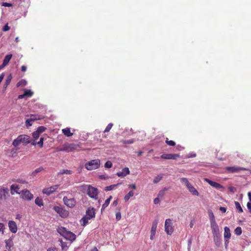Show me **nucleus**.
Returning <instances> with one entry per match:
<instances>
[{
	"label": "nucleus",
	"instance_id": "nucleus-9",
	"mask_svg": "<svg viewBox=\"0 0 251 251\" xmlns=\"http://www.w3.org/2000/svg\"><path fill=\"white\" fill-rule=\"evenodd\" d=\"M58 187V185H55L50 187L44 188L43 190V193L47 194V195H50L53 192H55Z\"/></svg>",
	"mask_w": 251,
	"mask_h": 251
},
{
	"label": "nucleus",
	"instance_id": "nucleus-52",
	"mask_svg": "<svg viewBox=\"0 0 251 251\" xmlns=\"http://www.w3.org/2000/svg\"><path fill=\"white\" fill-rule=\"evenodd\" d=\"M192 238H190L188 241V251H190L191 246L192 244Z\"/></svg>",
	"mask_w": 251,
	"mask_h": 251
},
{
	"label": "nucleus",
	"instance_id": "nucleus-61",
	"mask_svg": "<svg viewBox=\"0 0 251 251\" xmlns=\"http://www.w3.org/2000/svg\"><path fill=\"white\" fill-rule=\"evenodd\" d=\"M228 243H229L228 239H225V247H226V248H227V246H228Z\"/></svg>",
	"mask_w": 251,
	"mask_h": 251
},
{
	"label": "nucleus",
	"instance_id": "nucleus-3",
	"mask_svg": "<svg viewBox=\"0 0 251 251\" xmlns=\"http://www.w3.org/2000/svg\"><path fill=\"white\" fill-rule=\"evenodd\" d=\"M100 160L99 159L92 160L85 165V168L88 170L96 169L100 167Z\"/></svg>",
	"mask_w": 251,
	"mask_h": 251
},
{
	"label": "nucleus",
	"instance_id": "nucleus-44",
	"mask_svg": "<svg viewBox=\"0 0 251 251\" xmlns=\"http://www.w3.org/2000/svg\"><path fill=\"white\" fill-rule=\"evenodd\" d=\"M113 124L110 123L105 128L104 130V132H108L110 131V130L111 129L112 127L113 126Z\"/></svg>",
	"mask_w": 251,
	"mask_h": 251
},
{
	"label": "nucleus",
	"instance_id": "nucleus-11",
	"mask_svg": "<svg viewBox=\"0 0 251 251\" xmlns=\"http://www.w3.org/2000/svg\"><path fill=\"white\" fill-rule=\"evenodd\" d=\"M204 180L205 182H207L210 185H211V186H212L217 189H220L221 188H224L223 186H222L221 184H220V183H218L216 182L212 181V180H211L208 178H205Z\"/></svg>",
	"mask_w": 251,
	"mask_h": 251
},
{
	"label": "nucleus",
	"instance_id": "nucleus-47",
	"mask_svg": "<svg viewBox=\"0 0 251 251\" xmlns=\"http://www.w3.org/2000/svg\"><path fill=\"white\" fill-rule=\"evenodd\" d=\"M4 225L3 223H0V233H1V234H4V230L5 229Z\"/></svg>",
	"mask_w": 251,
	"mask_h": 251
},
{
	"label": "nucleus",
	"instance_id": "nucleus-50",
	"mask_svg": "<svg viewBox=\"0 0 251 251\" xmlns=\"http://www.w3.org/2000/svg\"><path fill=\"white\" fill-rule=\"evenodd\" d=\"M29 119H30L31 122H33L37 120L40 119V118L39 117L37 118L36 115H31L30 118Z\"/></svg>",
	"mask_w": 251,
	"mask_h": 251
},
{
	"label": "nucleus",
	"instance_id": "nucleus-7",
	"mask_svg": "<svg viewBox=\"0 0 251 251\" xmlns=\"http://www.w3.org/2000/svg\"><path fill=\"white\" fill-rule=\"evenodd\" d=\"M226 170L229 173H238L240 171H245L248 169L244 167L232 166V167H226Z\"/></svg>",
	"mask_w": 251,
	"mask_h": 251
},
{
	"label": "nucleus",
	"instance_id": "nucleus-14",
	"mask_svg": "<svg viewBox=\"0 0 251 251\" xmlns=\"http://www.w3.org/2000/svg\"><path fill=\"white\" fill-rule=\"evenodd\" d=\"M8 226L10 231L15 233L17 231V226L16 223L13 221H9L8 222Z\"/></svg>",
	"mask_w": 251,
	"mask_h": 251
},
{
	"label": "nucleus",
	"instance_id": "nucleus-38",
	"mask_svg": "<svg viewBox=\"0 0 251 251\" xmlns=\"http://www.w3.org/2000/svg\"><path fill=\"white\" fill-rule=\"evenodd\" d=\"M46 129L47 128L46 127L44 126H40L38 127L36 130L39 134H41L42 133L44 132Z\"/></svg>",
	"mask_w": 251,
	"mask_h": 251
},
{
	"label": "nucleus",
	"instance_id": "nucleus-59",
	"mask_svg": "<svg viewBox=\"0 0 251 251\" xmlns=\"http://www.w3.org/2000/svg\"><path fill=\"white\" fill-rule=\"evenodd\" d=\"M10 29L9 26H8V25H6L3 28V31H7L9 30Z\"/></svg>",
	"mask_w": 251,
	"mask_h": 251
},
{
	"label": "nucleus",
	"instance_id": "nucleus-2",
	"mask_svg": "<svg viewBox=\"0 0 251 251\" xmlns=\"http://www.w3.org/2000/svg\"><path fill=\"white\" fill-rule=\"evenodd\" d=\"M87 187V194L92 199L97 200L99 193L97 188L92 186L90 185L85 186Z\"/></svg>",
	"mask_w": 251,
	"mask_h": 251
},
{
	"label": "nucleus",
	"instance_id": "nucleus-42",
	"mask_svg": "<svg viewBox=\"0 0 251 251\" xmlns=\"http://www.w3.org/2000/svg\"><path fill=\"white\" fill-rule=\"evenodd\" d=\"M40 134H39L37 131V130H36L35 131L33 132L32 133V136H33V138L35 139V140H37L39 136H40Z\"/></svg>",
	"mask_w": 251,
	"mask_h": 251
},
{
	"label": "nucleus",
	"instance_id": "nucleus-55",
	"mask_svg": "<svg viewBox=\"0 0 251 251\" xmlns=\"http://www.w3.org/2000/svg\"><path fill=\"white\" fill-rule=\"evenodd\" d=\"M121 213L120 212L117 213L116 214V219H117V220L119 221L121 219Z\"/></svg>",
	"mask_w": 251,
	"mask_h": 251
},
{
	"label": "nucleus",
	"instance_id": "nucleus-63",
	"mask_svg": "<svg viewBox=\"0 0 251 251\" xmlns=\"http://www.w3.org/2000/svg\"><path fill=\"white\" fill-rule=\"evenodd\" d=\"M247 206L248 208L250 210V212H251V203L250 202H248L247 203Z\"/></svg>",
	"mask_w": 251,
	"mask_h": 251
},
{
	"label": "nucleus",
	"instance_id": "nucleus-36",
	"mask_svg": "<svg viewBox=\"0 0 251 251\" xmlns=\"http://www.w3.org/2000/svg\"><path fill=\"white\" fill-rule=\"evenodd\" d=\"M24 93L25 97H31L33 94V93L31 90L26 89L25 90Z\"/></svg>",
	"mask_w": 251,
	"mask_h": 251
},
{
	"label": "nucleus",
	"instance_id": "nucleus-41",
	"mask_svg": "<svg viewBox=\"0 0 251 251\" xmlns=\"http://www.w3.org/2000/svg\"><path fill=\"white\" fill-rule=\"evenodd\" d=\"M21 143V142H20V140L19 138V137H18L16 139H15L13 142V145L14 146V147H17L19 145V144Z\"/></svg>",
	"mask_w": 251,
	"mask_h": 251
},
{
	"label": "nucleus",
	"instance_id": "nucleus-31",
	"mask_svg": "<svg viewBox=\"0 0 251 251\" xmlns=\"http://www.w3.org/2000/svg\"><path fill=\"white\" fill-rule=\"evenodd\" d=\"M235 207L237 210H238L239 212L242 213L243 212V209L242 207L241 206L240 204L238 201H235L234 202Z\"/></svg>",
	"mask_w": 251,
	"mask_h": 251
},
{
	"label": "nucleus",
	"instance_id": "nucleus-4",
	"mask_svg": "<svg viewBox=\"0 0 251 251\" xmlns=\"http://www.w3.org/2000/svg\"><path fill=\"white\" fill-rule=\"evenodd\" d=\"M210 225L214 238L215 239L216 238L218 239L219 238L220 235L219 226L216 223V221H213V222L210 223Z\"/></svg>",
	"mask_w": 251,
	"mask_h": 251
},
{
	"label": "nucleus",
	"instance_id": "nucleus-62",
	"mask_svg": "<svg viewBox=\"0 0 251 251\" xmlns=\"http://www.w3.org/2000/svg\"><path fill=\"white\" fill-rule=\"evenodd\" d=\"M47 251H58L57 249L55 248H51L48 249Z\"/></svg>",
	"mask_w": 251,
	"mask_h": 251
},
{
	"label": "nucleus",
	"instance_id": "nucleus-60",
	"mask_svg": "<svg viewBox=\"0 0 251 251\" xmlns=\"http://www.w3.org/2000/svg\"><path fill=\"white\" fill-rule=\"evenodd\" d=\"M220 210L223 213H225L226 212V209L225 207H220L219 208Z\"/></svg>",
	"mask_w": 251,
	"mask_h": 251
},
{
	"label": "nucleus",
	"instance_id": "nucleus-48",
	"mask_svg": "<svg viewBox=\"0 0 251 251\" xmlns=\"http://www.w3.org/2000/svg\"><path fill=\"white\" fill-rule=\"evenodd\" d=\"M0 191L1 192L2 196L5 197V194L8 193V190L6 188H3L0 189Z\"/></svg>",
	"mask_w": 251,
	"mask_h": 251
},
{
	"label": "nucleus",
	"instance_id": "nucleus-56",
	"mask_svg": "<svg viewBox=\"0 0 251 251\" xmlns=\"http://www.w3.org/2000/svg\"><path fill=\"white\" fill-rule=\"evenodd\" d=\"M60 243H61L62 249L63 250H64L67 247V245L65 244V243H63L62 240L60 241Z\"/></svg>",
	"mask_w": 251,
	"mask_h": 251
},
{
	"label": "nucleus",
	"instance_id": "nucleus-8",
	"mask_svg": "<svg viewBox=\"0 0 251 251\" xmlns=\"http://www.w3.org/2000/svg\"><path fill=\"white\" fill-rule=\"evenodd\" d=\"M160 157L164 159L176 160L179 157V155L178 154L165 153L161 155Z\"/></svg>",
	"mask_w": 251,
	"mask_h": 251
},
{
	"label": "nucleus",
	"instance_id": "nucleus-35",
	"mask_svg": "<svg viewBox=\"0 0 251 251\" xmlns=\"http://www.w3.org/2000/svg\"><path fill=\"white\" fill-rule=\"evenodd\" d=\"M119 184L118 183L117 184H113L110 186H108L105 187L104 190L105 191H110L113 190V189L115 188L117 185H118Z\"/></svg>",
	"mask_w": 251,
	"mask_h": 251
},
{
	"label": "nucleus",
	"instance_id": "nucleus-26",
	"mask_svg": "<svg viewBox=\"0 0 251 251\" xmlns=\"http://www.w3.org/2000/svg\"><path fill=\"white\" fill-rule=\"evenodd\" d=\"M168 190V188L165 187L162 190H161L158 194L157 197L160 199H162L165 195V192Z\"/></svg>",
	"mask_w": 251,
	"mask_h": 251
},
{
	"label": "nucleus",
	"instance_id": "nucleus-16",
	"mask_svg": "<svg viewBox=\"0 0 251 251\" xmlns=\"http://www.w3.org/2000/svg\"><path fill=\"white\" fill-rule=\"evenodd\" d=\"M130 173V171H129V170L128 169V168H127V167H125V168H124L122 172H118L116 175L119 176V177H125V176H126L127 175L129 174Z\"/></svg>",
	"mask_w": 251,
	"mask_h": 251
},
{
	"label": "nucleus",
	"instance_id": "nucleus-1",
	"mask_svg": "<svg viewBox=\"0 0 251 251\" xmlns=\"http://www.w3.org/2000/svg\"><path fill=\"white\" fill-rule=\"evenodd\" d=\"M57 232L66 240L71 241H74L76 238V235L73 232L68 231L66 228L61 226L57 229Z\"/></svg>",
	"mask_w": 251,
	"mask_h": 251
},
{
	"label": "nucleus",
	"instance_id": "nucleus-64",
	"mask_svg": "<svg viewBox=\"0 0 251 251\" xmlns=\"http://www.w3.org/2000/svg\"><path fill=\"white\" fill-rule=\"evenodd\" d=\"M21 70L22 72H25L26 70V67L25 66H22L21 67Z\"/></svg>",
	"mask_w": 251,
	"mask_h": 251
},
{
	"label": "nucleus",
	"instance_id": "nucleus-49",
	"mask_svg": "<svg viewBox=\"0 0 251 251\" xmlns=\"http://www.w3.org/2000/svg\"><path fill=\"white\" fill-rule=\"evenodd\" d=\"M104 166H105V168H110L112 167V162L111 161H107L105 163V165Z\"/></svg>",
	"mask_w": 251,
	"mask_h": 251
},
{
	"label": "nucleus",
	"instance_id": "nucleus-22",
	"mask_svg": "<svg viewBox=\"0 0 251 251\" xmlns=\"http://www.w3.org/2000/svg\"><path fill=\"white\" fill-rule=\"evenodd\" d=\"M11 193L12 195L14 194L15 192L16 193L20 194L16 190L19 189L18 185L14 184L11 186Z\"/></svg>",
	"mask_w": 251,
	"mask_h": 251
},
{
	"label": "nucleus",
	"instance_id": "nucleus-33",
	"mask_svg": "<svg viewBox=\"0 0 251 251\" xmlns=\"http://www.w3.org/2000/svg\"><path fill=\"white\" fill-rule=\"evenodd\" d=\"M27 82L26 80L24 79H22L19 81L17 84V87H19L20 86H25L26 85Z\"/></svg>",
	"mask_w": 251,
	"mask_h": 251
},
{
	"label": "nucleus",
	"instance_id": "nucleus-18",
	"mask_svg": "<svg viewBox=\"0 0 251 251\" xmlns=\"http://www.w3.org/2000/svg\"><path fill=\"white\" fill-rule=\"evenodd\" d=\"M225 239H229L231 236L230 231L227 226H226L224 228V234Z\"/></svg>",
	"mask_w": 251,
	"mask_h": 251
},
{
	"label": "nucleus",
	"instance_id": "nucleus-39",
	"mask_svg": "<svg viewBox=\"0 0 251 251\" xmlns=\"http://www.w3.org/2000/svg\"><path fill=\"white\" fill-rule=\"evenodd\" d=\"M88 220L90 219L89 218H87V217H86L85 216L83 217L80 221L81 222H83L82 225L83 226H86L88 223Z\"/></svg>",
	"mask_w": 251,
	"mask_h": 251
},
{
	"label": "nucleus",
	"instance_id": "nucleus-32",
	"mask_svg": "<svg viewBox=\"0 0 251 251\" xmlns=\"http://www.w3.org/2000/svg\"><path fill=\"white\" fill-rule=\"evenodd\" d=\"M72 173V171L71 170H62L60 171L58 173V175H63V174H66V175H70Z\"/></svg>",
	"mask_w": 251,
	"mask_h": 251
},
{
	"label": "nucleus",
	"instance_id": "nucleus-25",
	"mask_svg": "<svg viewBox=\"0 0 251 251\" xmlns=\"http://www.w3.org/2000/svg\"><path fill=\"white\" fill-rule=\"evenodd\" d=\"M112 199V196H110L109 197L108 199H107V200H106V201H105L104 203L103 204V205H102V208H101V211H102L103 210H104V209L108 206V205H109V203H110V201H111V200Z\"/></svg>",
	"mask_w": 251,
	"mask_h": 251
},
{
	"label": "nucleus",
	"instance_id": "nucleus-19",
	"mask_svg": "<svg viewBox=\"0 0 251 251\" xmlns=\"http://www.w3.org/2000/svg\"><path fill=\"white\" fill-rule=\"evenodd\" d=\"M12 78V75L10 74L7 77L4 86H3V91L6 89L7 87L10 84Z\"/></svg>",
	"mask_w": 251,
	"mask_h": 251
},
{
	"label": "nucleus",
	"instance_id": "nucleus-34",
	"mask_svg": "<svg viewBox=\"0 0 251 251\" xmlns=\"http://www.w3.org/2000/svg\"><path fill=\"white\" fill-rule=\"evenodd\" d=\"M35 203L36 204L38 205L39 206H41L43 205V201L41 199L39 198H37L35 200Z\"/></svg>",
	"mask_w": 251,
	"mask_h": 251
},
{
	"label": "nucleus",
	"instance_id": "nucleus-15",
	"mask_svg": "<svg viewBox=\"0 0 251 251\" xmlns=\"http://www.w3.org/2000/svg\"><path fill=\"white\" fill-rule=\"evenodd\" d=\"M21 143L27 144L30 143V137L27 135L23 134L18 136Z\"/></svg>",
	"mask_w": 251,
	"mask_h": 251
},
{
	"label": "nucleus",
	"instance_id": "nucleus-17",
	"mask_svg": "<svg viewBox=\"0 0 251 251\" xmlns=\"http://www.w3.org/2000/svg\"><path fill=\"white\" fill-rule=\"evenodd\" d=\"M5 243V248L8 251H11V247L13 246V242L12 239H8L4 241Z\"/></svg>",
	"mask_w": 251,
	"mask_h": 251
},
{
	"label": "nucleus",
	"instance_id": "nucleus-45",
	"mask_svg": "<svg viewBox=\"0 0 251 251\" xmlns=\"http://www.w3.org/2000/svg\"><path fill=\"white\" fill-rule=\"evenodd\" d=\"M166 143L169 146H175L176 145V143L173 141H172V140H168V139L167 138L166 140Z\"/></svg>",
	"mask_w": 251,
	"mask_h": 251
},
{
	"label": "nucleus",
	"instance_id": "nucleus-43",
	"mask_svg": "<svg viewBox=\"0 0 251 251\" xmlns=\"http://www.w3.org/2000/svg\"><path fill=\"white\" fill-rule=\"evenodd\" d=\"M43 170V168L42 167H40L37 169H36L34 172H33L32 175L34 176H35L37 173L41 172Z\"/></svg>",
	"mask_w": 251,
	"mask_h": 251
},
{
	"label": "nucleus",
	"instance_id": "nucleus-10",
	"mask_svg": "<svg viewBox=\"0 0 251 251\" xmlns=\"http://www.w3.org/2000/svg\"><path fill=\"white\" fill-rule=\"evenodd\" d=\"M21 196L23 199L26 200H31L33 198V195L27 190H23L21 193Z\"/></svg>",
	"mask_w": 251,
	"mask_h": 251
},
{
	"label": "nucleus",
	"instance_id": "nucleus-40",
	"mask_svg": "<svg viewBox=\"0 0 251 251\" xmlns=\"http://www.w3.org/2000/svg\"><path fill=\"white\" fill-rule=\"evenodd\" d=\"M234 233L237 235H240L242 233V228L241 227H237L234 230Z\"/></svg>",
	"mask_w": 251,
	"mask_h": 251
},
{
	"label": "nucleus",
	"instance_id": "nucleus-57",
	"mask_svg": "<svg viewBox=\"0 0 251 251\" xmlns=\"http://www.w3.org/2000/svg\"><path fill=\"white\" fill-rule=\"evenodd\" d=\"M160 198H159L158 197H157L155 199H154V203L155 204H158L159 202H160Z\"/></svg>",
	"mask_w": 251,
	"mask_h": 251
},
{
	"label": "nucleus",
	"instance_id": "nucleus-5",
	"mask_svg": "<svg viewBox=\"0 0 251 251\" xmlns=\"http://www.w3.org/2000/svg\"><path fill=\"white\" fill-rule=\"evenodd\" d=\"M165 231L168 234L171 235L173 233L174 228L172 221L170 219H167L166 220L165 223Z\"/></svg>",
	"mask_w": 251,
	"mask_h": 251
},
{
	"label": "nucleus",
	"instance_id": "nucleus-37",
	"mask_svg": "<svg viewBox=\"0 0 251 251\" xmlns=\"http://www.w3.org/2000/svg\"><path fill=\"white\" fill-rule=\"evenodd\" d=\"M162 175H158L154 177L153 179V182L154 183H158L162 179Z\"/></svg>",
	"mask_w": 251,
	"mask_h": 251
},
{
	"label": "nucleus",
	"instance_id": "nucleus-23",
	"mask_svg": "<svg viewBox=\"0 0 251 251\" xmlns=\"http://www.w3.org/2000/svg\"><path fill=\"white\" fill-rule=\"evenodd\" d=\"M187 188L193 195L199 196V192L191 184Z\"/></svg>",
	"mask_w": 251,
	"mask_h": 251
},
{
	"label": "nucleus",
	"instance_id": "nucleus-58",
	"mask_svg": "<svg viewBox=\"0 0 251 251\" xmlns=\"http://www.w3.org/2000/svg\"><path fill=\"white\" fill-rule=\"evenodd\" d=\"M229 190L232 193H234L236 191V188L234 187L231 186L229 188Z\"/></svg>",
	"mask_w": 251,
	"mask_h": 251
},
{
	"label": "nucleus",
	"instance_id": "nucleus-30",
	"mask_svg": "<svg viewBox=\"0 0 251 251\" xmlns=\"http://www.w3.org/2000/svg\"><path fill=\"white\" fill-rule=\"evenodd\" d=\"M134 195V193L130 191H129L124 198V200L126 201H127L131 197H132Z\"/></svg>",
	"mask_w": 251,
	"mask_h": 251
},
{
	"label": "nucleus",
	"instance_id": "nucleus-51",
	"mask_svg": "<svg viewBox=\"0 0 251 251\" xmlns=\"http://www.w3.org/2000/svg\"><path fill=\"white\" fill-rule=\"evenodd\" d=\"M44 138L43 137H41L40 139V140L38 142H37V144L40 147H42L43 146V142H44Z\"/></svg>",
	"mask_w": 251,
	"mask_h": 251
},
{
	"label": "nucleus",
	"instance_id": "nucleus-27",
	"mask_svg": "<svg viewBox=\"0 0 251 251\" xmlns=\"http://www.w3.org/2000/svg\"><path fill=\"white\" fill-rule=\"evenodd\" d=\"M208 214L209 215L210 223L213 222V221L215 222L216 221L215 219V216L212 211L211 210H208Z\"/></svg>",
	"mask_w": 251,
	"mask_h": 251
},
{
	"label": "nucleus",
	"instance_id": "nucleus-13",
	"mask_svg": "<svg viewBox=\"0 0 251 251\" xmlns=\"http://www.w3.org/2000/svg\"><path fill=\"white\" fill-rule=\"evenodd\" d=\"M54 209L57 213L60 215L61 217L63 218L66 217L68 215V212L65 210H64L60 207L55 206L54 207Z\"/></svg>",
	"mask_w": 251,
	"mask_h": 251
},
{
	"label": "nucleus",
	"instance_id": "nucleus-54",
	"mask_svg": "<svg viewBox=\"0 0 251 251\" xmlns=\"http://www.w3.org/2000/svg\"><path fill=\"white\" fill-rule=\"evenodd\" d=\"M2 6L5 7H11L12 6V4L8 2H2Z\"/></svg>",
	"mask_w": 251,
	"mask_h": 251
},
{
	"label": "nucleus",
	"instance_id": "nucleus-20",
	"mask_svg": "<svg viewBox=\"0 0 251 251\" xmlns=\"http://www.w3.org/2000/svg\"><path fill=\"white\" fill-rule=\"evenodd\" d=\"M158 223V220L157 219L152 222L151 232L155 233Z\"/></svg>",
	"mask_w": 251,
	"mask_h": 251
},
{
	"label": "nucleus",
	"instance_id": "nucleus-28",
	"mask_svg": "<svg viewBox=\"0 0 251 251\" xmlns=\"http://www.w3.org/2000/svg\"><path fill=\"white\" fill-rule=\"evenodd\" d=\"M62 132L64 135L68 137H70L73 135V133L71 132L70 129L69 128L63 129Z\"/></svg>",
	"mask_w": 251,
	"mask_h": 251
},
{
	"label": "nucleus",
	"instance_id": "nucleus-53",
	"mask_svg": "<svg viewBox=\"0 0 251 251\" xmlns=\"http://www.w3.org/2000/svg\"><path fill=\"white\" fill-rule=\"evenodd\" d=\"M32 122L29 119H27L25 121V125L27 127L30 126L32 125Z\"/></svg>",
	"mask_w": 251,
	"mask_h": 251
},
{
	"label": "nucleus",
	"instance_id": "nucleus-12",
	"mask_svg": "<svg viewBox=\"0 0 251 251\" xmlns=\"http://www.w3.org/2000/svg\"><path fill=\"white\" fill-rule=\"evenodd\" d=\"M85 216L89 219L95 217V209L93 207H89L86 210Z\"/></svg>",
	"mask_w": 251,
	"mask_h": 251
},
{
	"label": "nucleus",
	"instance_id": "nucleus-29",
	"mask_svg": "<svg viewBox=\"0 0 251 251\" xmlns=\"http://www.w3.org/2000/svg\"><path fill=\"white\" fill-rule=\"evenodd\" d=\"M180 181L181 183L184 184L187 188L191 185V184L188 181V179L186 178H181Z\"/></svg>",
	"mask_w": 251,
	"mask_h": 251
},
{
	"label": "nucleus",
	"instance_id": "nucleus-24",
	"mask_svg": "<svg viewBox=\"0 0 251 251\" xmlns=\"http://www.w3.org/2000/svg\"><path fill=\"white\" fill-rule=\"evenodd\" d=\"M75 149V145L74 144H70L68 147H64L63 149H61L60 151H67L68 152L71 151Z\"/></svg>",
	"mask_w": 251,
	"mask_h": 251
},
{
	"label": "nucleus",
	"instance_id": "nucleus-46",
	"mask_svg": "<svg viewBox=\"0 0 251 251\" xmlns=\"http://www.w3.org/2000/svg\"><path fill=\"white\" fill-rule=\"evenodd\" d=\"M121 142H123L125 144H131L134 142V140L130 139V140H122Z\"/></svg>",
	"mask_w": 251,
	"mask_h": 251
},
{
	"label": "nucleus",
	"instance_id": "nucleus-6",
	"mask_svg": "<svg viewBox=\"0 0 251 251\" xmlns=\"http://www.w3.org/2000/svg\"><path fill=\"white\" fill-rule=\"evenodd\" d=\"M63 201L64 204L70 208L74 207L76 204V201L74 198L68 199L67 197H64Z\"/></svg>",
	"mask_w": 251,
	"mask_h": 251
},
{
	"label": "nucleus",
	"instance_id": "nucleus-21",
	"mask_svg": "<svg viewBox=\"0 0 251 251\" xmlns=\"http://www.w3.org/2000/svg\"><path fill=\"white\" fill-rule=\"evenodd\" d=\"M12 57V54L6 55L3 60V66H6L9 62V61Z\"/></svg>",
	"mask_w": 251,
	"mask_h": 251
}]
</instances>
